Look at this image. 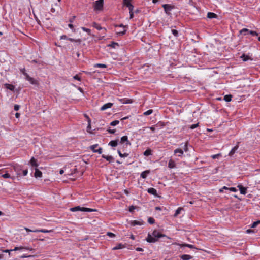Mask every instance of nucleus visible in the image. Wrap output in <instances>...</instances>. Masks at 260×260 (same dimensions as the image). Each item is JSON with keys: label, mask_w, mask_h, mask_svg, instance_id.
Masks as SVG:
<instances>
[{"label": "nucleus", "mask_w": 260, "mask_h": 260, "mask_svg": "<svg viewBox=\"0 0 260 260\" xmlns=\"http://www.w3.org/2000/svg\"><path fill=\"white\" fill-rule=\"evenodd\" d=\"M182 246L183 247H188V248H195L194 245H191V244H183L182 245Z\"/></svg>", "instance_id": "39"}, {"label": "nucleus", "mask_w": 260, "mask_h": 260, "mask_svg": "<svg viewBox=\"0 0 260 260\" xmlns=\"http://www.w3.org/2000/svg\"><path fill=\"white\" fill-rule=\"evenodd\" d=\"M2 177L4 178H11L10 175L9 173H6L5 174L2 175Z\"/></svg>", "instance_id": "44"}, {"label": "nucleus", "mask_w": 260, "mask_h": 260, "mask_svg": "<svg viewBox=\"0 0 260 260\" xmlns=\"http://www.w3.org/2000/svg\"><path fill=\"white\" fill-rule=\"evenodd\" d=\"M124 247H125V246H124L123 245H122V244H118L116 246H115V247H113V248H112V249H113V250H118V249H122V248H124Z\"/></svg>", "instance_id": "28"}, {"label": "nucleus", "mask_w": 260, "mask_h": 260, "mask_svg": "<svg viewBox=\"0 0 260 260\" xmlns=\"http://www.w3.org/2000/svg\"><path fill=\"white\" fill-rule=\"evenodd\" d=\"M33 256L32 255H21L20 257L21 258H26V257H32Z\"/></svg>", "instance_id": "57"}, {"label": "nucleus", "mask_w": 260, "mask_h": 260, "mask_svg": "<svg viewBox=\"0 0 260 260\" xmlns=\"http://www.w3.org/2000/svg\"><path fill=\"white\" fill-rule=\"evenodd\" d=\"M34 175L36 178L41 177L42 173L38 169L36 168Z\"/></svg>", "instance_id": "14"}, {"label": "nucleus", "mask_w": 260, "mask_h": 260, "mask_svg": "<svg viewBox=\"0 0 260 260\" xmlns=\"http://www.w3.org/2000/svg\"><path fill=\"white\" fill-rule=\"evenodd\" d=\"M13 168L15 172L18 175L20 176L21 175L22 167L21 166L18 165H15L14 166Z\"/></svg>", "instance_id": "9"}, {"label": "nucleus", "mask_w": 260, "mask_h": 260, "mask_svg": "<svg viewBox=\"0 0 260 260\" xmlns=\"http://www.w3.org/2000/svg\"><path fill=\"white\" fill-rule=\"evenodd\" d=\"M112 105H113V104L111 103H106V104H104L103 106L101 107V110L104 111L108 108H110L112 107Z\"/></svg>", "instance_id": "11"}, {"label": "nucleus", "mask_w": 260, "mask_h": 260, "mask_svg": "<svg viewBox=\"0 0 260 260\" xmlns=\"http://www.w3.org/2000/svg\"><path fill=\"white\" fill-rule=\"evenodd\" d=\"M60 39H66L68 40L69 38L66 35H62L60 37Z\"/></svg>", "instance_id": "61"}, {"label": "nucleus", "mask_w": 260, "mask_h": 260, "mask_svg": "<svg viewBox=\"0 0 260 260\" xmlns=\"http://www.w3.org/2000/svg\"><path fill=\"white\" fill-rule=\"evenodd\" d=\"M98 147V144H96L93 145H91L90 146V149L91 150L94 152H97L99 154H101L102 153V148L101 147H100L97 150H95V148Z\"/></svg>", "instance_id": "5"}, {"label": "nucleus", "mask_w": 260, "mask_h": 260, "mask_svg": "<svg viewBox=\"0 0 260 260\" xmlns=\"http://www.w3.org/2000/svg\"><path fill=\"white\" fill-rule=\"evenodd\" d=\"M119 101L122 104H131L133 103V100L129 99H121Z\"/></svg>", "instance_id": "13"}, {"label": "nucleus", "mask_w": 260, "mask_h": 260, "mask_svg": "<svg viewBox=\"0 0 260 260\" xmlns=\"http://www.w3.org/2000/svg\"><path fill=\"white\" fill-rule=\"evenodd\" d=\"M136 209V207L133 206V205H132L129 207V211L131 212H133V211Z\"/></svg>", "instance_id": "49"}, {"label": "nucleus", "mask_w": 260, "mask_h": 260, "mask_svg": "<svg viewBox=\"0 0 260 260\" xmlns=\"http://www.w3.org/2000/svg\"><path fill=\"white\" fill-rule=\"evenodd\" d=\"M143 224V222L137 221V220H133L131 221V225L132 226L135 225H141Z\"/></svg>", "instance_id": "18"}, {"label": "nucleus", "mask_w": 260, "mask_h": 260, "mask_svg": "<svg viewBox=\"0 0 260 260\" xmlns=\"http://www.w3.org/2000/svg\"><path fill=\"white\" fill-rule=\"evenodd\" d=\"M174 153H179L178 156H181L183 154V151L181 149H176L174 150Z\"/></svg>", "instance_id": "24"}, {"label": "nucleus", "mask_w": 260, "mask_h": 260, "mask_svg": "<svg viewBox=\"0 0 260 260\" xmlns=\"http://www.w3.org/2000/svg\"><path fill=\"white\" fill-rule=\"evenodd\" d=\"M102 157L103 158L106 159L107 161H111L112 160H113V157L112 156H108V155H105L104 154H103L102 155Z\"/></svg>", "instance_id": "23"}, {"label": "nucleus", "mask_w": 260, "mask_h": 260, "mask_svg": "<svg viewBox=\"0 0 260 260\" xmlns=\"http://www.w3.org/2000/svg\"><path fill=\"white\" fill-rule=\"evenodd\" d=\"M115 26L117 27H120V28H122V30L120 29V30H116L117 34L119 35H123L124 34H125V33L126 32V29H125V26L123 25H122V24H120L119 25H115Z\"/></svg>", "instance_id": "6"}, {"label": "nucleus", "mask_w": 260, "mask_h": 260, "mask_svg": "<svg viewBox=\"0 0 260 260\" xmlns=\"http://www.w3.org/2000/svg\"><path fill=\"white\" fill-rule=\"evenodd\" d=\"M207 17L209 18H214L217 17V15L212 12H208L207 14Z\"/></svg>", "instance_id": "29"}, {"label": "nucleus", "mask_w": 260, "mask_h": 260, "mask_svg": "<svg viewBox=\"0 0 260 260\" xmlns=\"http://www.w3.org/2000/svg\"><path fill=\"white\" fill-rule=\"evenodd\" d=\"M229 190L232 192H236L237 191V189L235 187H231L229 188Z\"/></svg>", "instance_id": "56"}, {"label": "nucleus", "mask_w": 260, "mask_h": 260, "mask_svg": "<svg viewBox=\"0 0 260 260\" xmlns=\"http://www.w3.org/2000/svg\"><path fill=\"white\" fill-rule=\"evenodd\" d=\"M172 32L175 36H177L178 35V31L175 29H172Z\"/></svg>", "instance_id": "50"}, {"label": "nucleus", "mask_w": 260, "mask_h": 260, "mask_svg": "<svg viewBox=\"0 0 260 260\" xmlns=\"http://www.w3.org/2000/svg\"><path fill=\"white\" fill-rule=\"evenodd\" d=\"M183 148L185 151L187 152L188 151V147H187V142L184 144Z\"/></svg>", "instance_id": "53"}, {"label": "nucleus", "mask_w": 260, "mask_h": 260, "mask_svg": "<svg viewBox=\"0 0 260 260\" xmlns=\"http://www.w3.org/2000/svg\"><path fill=\"white\" fill-rule=\"evenodd\" d=\"M128 8V9L129 10V12H132L133 11V9H134V6L132 4H128V6L127 7Z\"/></svg>", "instance_id": "47"}, {"label": "nucleus", "mask_w": 260, "mask_h": 260, "mask_svg": "<svg viewBox=\"0 0 260 260\" xmlns=\"http://www.w3.org/2000/svg\"><path fill=\"white\" fill-rule=\"evenodd\" d=\"M92 26L98 30H101L103 29V28L100 26V25L96 22H93L92 24Z\"/></svg>", "instance_id": "31"}, {"label": "nucleus", "mask_w": 260, "mask_h": 260, "mask_svg": "<svg viewBox=\"0 0 260 260\" xmlns=\"http://www.w3.org/2000/svg\"><path fill=\"white\" fill-rule=\"evenodd\" d=\"M153 112V110L151 109L148 110L147 111L145 112L143 114L145 116L149 115L152 114Z\"/></svg>", "instance_id": "40"}, {"label": "nucleus", "mask_w": 260, "mask_h": 260, "mask_svg": "<svg viewBox=\"0 0 260 260\" xmlns=\"http://www.w3.org/2000/svg\"><path fill=\"white\" fill-rule=\"evenodd\" d=\"M150 172V170H146L143 171L141 174V177L144 179H145L147 177V175L149 174Z\"/></svg>", "instance_id": "22"}, {"label": "nucleus", "mask_w": 260, "mask_h": 260, "mask_svg": "<svg viewBox=\"0 0 260 260\" xmlns=\"http://www.w3.org/2000/svg\"><path fill=\"white\" fill-rule=\"evenodd\" d=\"M238 145L235 146L230 151L229 153V155L230 156H232L235 153V152L237 150L238 148Z\"/></svg>", "instance_id": "17"}, {"label": "nucleus", "mask_w": 260, "mask_h": 260, "mask_svg": "<svg viewBox=\"0 0 260 260\" xmlns=\"http://www.w3.org/2000/svg\"><path fill=\"white\" fill-rule=\"evenodd\" d=\"M73 78L76 80H78V81H80V78L78 75H76L75 76H74L73 77Z\"/></svg>", "instance_id": "59"}, {"label": "nucleus", "mask_w": 260, "mask_h": 260, "mask_svg": "<svg viewBox=\"0 0 260 260\" xmlns=\"http://www.w3.org/2000/svg\"><path fill=\"white\" fill-rule=\"evenodd\" d=\"M246 233L247 234H250V233H255V231L253 230H251V229H248L246 230Z\"/></svg>", "instance_id": "51"}, {"label": "nucleus", "mask_w": 260, "mask_h": 260, "mask_svg": "<svg viewBox=\"0 0 260 260\" xmlns=\"http://www.w3.org/2000/svg\"><path fill=\"white\" fill-rule=\"evenodd\" d=\"M21 72L25 76V79L29 81L30 84L32 85H37L38 84V81L35 80L34 78L30 77L29 75L25 72V68L20 69Z\"/></svg>", "instance_id": "1"}, {"label": "nucleus", "mask_w": 260, "mask_h": 260, "mask_svg": "<svg viewBox=\"0 0 260 260\" xmlns=\"http://www.w3.org/2000/svg\"><path fill=\"white\" fill-rule=\"evenodd\" d=\"M107 131L110 134H114L116 132L115 129H111L110 128H109Z\"/></svg>", "instance_id": "58"}, {"label": "nucleus", "mask_w": 260, "mask_h": 260, "mask_svg": "<svg viewBox=\"0 0 260 260\" xmlns=\"http://www.w3.org/2000/svg\"><path fill=\"white\" fill-rule=\"evenodd\" d=\"M259 224H260V220L255 221L251 224L250 228H255Z\"/></svg>", "instance_id": "34"}, {"label": "nucleus", "mask_w": 260, "mask_h": 260, "mask_svg": "<svg viewBox=\"0 0 260 260\" xmlns=\"http://www.w3.org/2000/svg\"><path fill=\"white\" fill-rule=\"evenodd\" d=\"M146 241L149 243H155L157 241V239L154 238L152 235L150 234L148 235Z\"/></svg>", "instance_id": "8"}, {"label": "nucleus", "mask_w": 260, "mask_h": 260, "mask_svg": "<svg viewBox=\"0 0 260 260\" xmlns=\"http://www.w3.org/2000/svg\"><path fill=\"white\" fill-rule=\"evenodd\" d=\"M198 124L199 123L192 124L190 126V128L192 129H194L198 126Z\"/></svg>", "instance_id": "52"}, {"label": "nucleus", "mask_w": 260, "mask_h": 260, "mask_svg": "<svg viewBox=\"0 0 260 260\" xmlns=\"http://www.w3.org/2000/svg\"><path fill=\"white\" fill-rule=\"evenodd\" d=\"M83 31L86 32L89 35H91V30L84 27H81Z\"/></svg>", "instance_id": "35"}, {"label": "nucleus", "mask_w": 260, "mask_h": 260, "mask_svg": "<svg viewBox=\"0 0 260 260\" xmlns=\"http://www.w3.org/2000/svg\"><path fill=\"white\" fill-rule=\"evenodd\" d=\"M70 210L73 212L80 211H83V212H92L93 211H95V210L91 209V208H85V207H80V206H76L73 208H72L70 209Z\"/></svg>", "instance_id": "3"}, {"label": "nucleus", "mask_w": 260, "mask_h": 260, "mask_svg": "<svg viewBox=\"0 0 260 260\" xmlns=\"http://www.w3.org/2000/svg\"><path fill=\"white\" fill-rule=\"evenodd\" d=\"M129 14H130V18H133V17H134V13H133V11L132 12H129Z\"/></svg>", "instance_id": "64"}, {"label": "nucleus", "mask_w": 260, "mask_h": 260, "mask_svg": "<svg viewBox=\"0 0 260 260\" xmlns=\"http://www.w3.org/2000/svg\"><path fill=\"white\" fill-rule=\"evenodd\" d=\"M183 210V208L182 207L178 208L175 211V213L174 215V217H177L179 214H180L181 211Z\"/></svg>", "instance_id": "25"}, {"label": "nucleus", "mask_w": 260, "mask_h": 260, "mask_svg": "<svg viewBox=\"0 0 260 260\" xmlns=\"http://www.w3.org/2000/svg\"><path fill=\"white\" fill-rule=\"evenodd\" d=\"M90 123H91V120L90 119H89V120H88V125L87 126V131L88 132V130L89 129L91 128V125H90Z\"/></svg>", "instance_id": "55"}, {"label": "nucleus", "mask_w": 260, "mask_h": 260, "mask_svg": "<svg viewBox=\"0 0 260 260\" xmlns=\"http://www.w3.org/2000/svg\"><path fill=\"white\" fill-rule=\"evenodd\" d=\"M30 164L31 166L32 167H37L38 166V164H37V160L34 157H32L31 158V159L30 160Z\"/></svg>", "instance_id": "15"}, {"label": "nucleus", "mask_w": 260, "mask_h": 260, "mask_svg": "<svg viewBox=\"0 0 260 260\" xmlns=\"http://www.w3.org/2000/svg\"><path fill=\"white\" fill-rule=\"evenodd\" d=\"M176 167V164L174 161L172 159H170L168 162V167L170 169L174 168Z\"/></svg>", "instance_id": "20"}, {"label": "nucleus", "mask_w": 260, "mask_h": 260, "mask_svg": "<svg viewBox=\"0 0 260 260\" xmlns=\"http://www.w3.org/2000/svg\"><path fill=\"white\" fill-rule=\"evenodd\" d=\"M238 187L239 188L241 194H245L246 193L247 188L246 187H243L241 185H239Z\"/></svg>", "instance_id": "12"}, {"label": "nucleus", "mask_w": 260, "mask_h": 260, "mask_svg": "<svg viewBox=\"0 0 260 260\" xmlns=\"http://www.w3.org/2000/svg\"><path fill=\"white\" fill-rule=\"evenodd\" d=\"M34 232H42V233H49L52 232V230H47L45 229L35 230L33 231Z\"/></svg>", "instance_id": "27"}, {"label": "nucleus", "mask_w": 260, "mask_h": 260, "mask_svg": "<svg viewBox=\"0 0 260 260\" xmlns=\"http://www.w3.org/2000/svg\"><path fill=\"white\" fill-rule=\"evenodd\" d=\"M241 58L242 59V60L244 61H247L248 60H251V58H250V57H249V56L248 55H245V54H243L241 56Z\"/></svg>", "instance_id": "26"}, {"label": "nucleus", "mask_w": 260, "mask_h": 260, "mask_svg": "<svg viewBox=\"0 0 260 260\" xmlns=\"http://www.w3.org/2000/svg\"><path fill=\"white\" fill-rule=\"evenodd\" d=\"M118 140L111 141L109 143V145L112 147H116L118 145Z\"/></svg>", "instance_id": "21"}, {"label": "nucleus", "mask_w": 260, "mask_h": 260, "mask_svg": "<svg viewBox=\"0 0 260 260\" xmlns=\"http://www.w3.org/2000/svg\"><path fill=\"white\" fill-rule=\"evenodd\" d=\"M224 100L226 102H230L232 100V95H226L224 96Z\"/></svg>", "instance_id": "36"}, {"label": "nucleus", "mask_w": 260, "mask_h": 260, "mask_svg": "<svg viewBox=\"0 0 260 260\" xmlns=\"http://www.w3.org/2000/svg\"><path fill=\"white\" fill-rule=\"evenodd\" d=\"M137 251H143V249L142 248L138 247L136 249Z\"/></svg>", "instance_id": "63"}, {"label": "nucleus", "mask_w": 260, "mask_h": 260, "mask_svg": "<svg viewBox=\"0 0 260 260\" xmlns=\"http://www.w3.org/2000/svg\"><path fill=\"white\" fill-rule=\"evenodd\" d=\"M20 108V106L18 105H15L14 107V109L15 111H18Z\"/></svg>", "instance_id": "54"}, {"label": "nucleus", "mask_w": 260, "mask_h": 260, "mask_svg": "<svg viewBox=\"0 0 260 260\" xmlns=\"http://www.w3.org/2000/svg\"><path fill=\"white\" fill-rule=\"evenodd\" d=\"M131 0H123V5L127 7L128 4H131Z\"/></svg>", "instance_id": "42"}, {"label": "nucleus", "mask_w": 260, "mask_h": 260, "mask_svg": "<svg viewBox=\"0 0 260 260\" xmlns=\"http://www.w3.org/2000/svg\"><path fill=\"white\" fill-rule=\"evenodd\" d=\"M104 0H97L93 4L95 11H101L103 9Z\"/></svg>", "instance_id": "2"}, {"label": "nucleus", "mask_w": 260, "mask_h": 260, "mask_svg": "<svg viewBox=\"0 0 260 260\" xmlns=\"http://www.w3.org/2000/svg\"><path fill=\"white\" fill-rule=\"evenodd\" d=\"M22 249H29L28 248H25L22 246L21 247H16L14 249H11L12 251H16V250H22Z\"/></svg>", "instance_id": "33"}, {"label": "nucleus", "mask_w": 260, "mask_h": 260, "mask_svg": "<svg viewBox=\"0 0 260 260\" xmlns=\"http://www.w3.org/2000/svg\"><path fill=\"white\" fill-rule=\"evenodd\" d=\"M148 222L151 224H152L153 223H155V220L152 217H149L148 219Z\"/></svg>", "instance_id": "41"}, {"label": "nucleus", "mask_w": 260, "mask_h": 260, "mask_svg": "<svg viewBox=\"0 0 260 260\" xmlns=\"http://www.w3.org/2000/svg\"><path fill=\"white\" fill-rule=\"evenodd\" d=\"M223 189L229 190V188H228L226 186H224L223 187H222L221 189H220V190H219L220 192H222Z\"/></svg>", "instance_id": "62"}, {"label": "nucleus", "mask_w": 260, "mask_h": 260, "mask_svg": "<svg viewBox=\"0 0 260 260\" xmlns=\"http://www.w3.org/2000/svg\"><path fill=\"white\" fill-rule=\"evenodd\" d=\"M147 191L149 193L156 196L157 194V191L154 188H149L148 189Z\"/></svg>", "instance_id": "16"}, {"label": "nucleus", "mask_w": 260, "mask_h": 260, "mask_svg": "<svg viewBox=\"0 0 260 260\" xmlns=\"http://www.w3.org/2000/svg\"><path fill=\"white\" fill-rule=\"evenodd\" d=\"M22 172H23V176H26L27 174L28 171L27 169H25V170H24Z\"/></svg>", "instance_id": "60"}, {"label": "nucleus", "mask_w": 260, "mask_h": 260, "mask_svg": "<svg viewBox=\"0 0 260 260\" xmlns=\"http://www.w3.org/2000/svg\"><path fill=\"white\" fill-rule=\"evenodd\" d=\"M180 257L182 260H189L192 258V256L187 254L182 255Z\"/></svg>", "instance_id": "19"}, {"label": "nucleus", "mask_w": 260, "mask_h": 260, "mask_svg": "<svg viewBox=\"0 0 260 260\" xmlns=\"http://www.w3.org/2000/svg\"><path fill=\"white\" fill-rule=\"evenodd\" d=\"M5 87L10 90L11 91H13L14 90V86L13 85L10 84H6Z\"/></svg>", "instance_id": "32"}, {"label": "nucleus", "mask_w": 260, "mask_h": 260, "mask_svg": "<svg viewBox=\"0 0 260 260\" xmlns=\"http://www.w3.org/2000/svg\"><path fill=\"white\" fill-rule=\"evenodd\" d=\"M152 236L156 238L157 239L158 238H161V237H165V235H164V234H161L159 232H158V231L157 230H154L153 232H152Z\"/></svg>", "instance_id": "7"}, {"label": "nucleus", "mask_w": 260, "mask_h": 260, "mask_svg": "<svg viewBox=\"0 0 260 260\" xmlns=\"http://www.w3.org/2000/svg\"><path fill=\"white\" fill-rule=\"evenodd\" d=\"M250 35H251L252 36H257L258 35V34L257 33L256 31H252V30H250L249 31V32L248 33Z\"/></svg>", "instance_id": "45"}, {"label": "nucleus", "mask_w": 260, "mask_h": 260, "mask_svg": "<svg viewBox=\"0 0 260 260\" xmlns=\"http://www.w3.org/2000/svg\"><path fill=\"white\" fill-rule=\"evenodd\" d=\"M107 235L111 238H113L115 236V235L111 232H108Z\"/></svg>", "instance_id": "48"}, {"label": "nucleus", "mask_w": 260, "mask_h": 260, "mask_svg": "<svg viewBox=\"0 0 260 260\" xmlns=\"http://www.w3.org/2000/svg\"><path fill=\"white\" fill-rule=\"evenodd\" d=\"M124 143H126V145H131V143L128 141V137H127V136H123V137H122L121 138V139H120V144H123Z\"/></svg>", "instance_id": "10"}, {"label": "nucleus", "mask_w": 260, "mask_h": 260, "mask_svg": "<svg viewBox=\"0 0 260 260\" xmlns=\"http://www.w3.org/2000/svg\"><path fill=\"white\" fill-rule=\"evenodd\" d=\"M247 31H249V29L247 28H243L239 31V34L241 35H246Z\"/></svg>", "instance_id": "37"}, {"label": "nucleus", "mask_w": 260, "mask_h": 260, "mask_svg": "<svg viewBox=\"0 0 260 260\" xmlns=\"http://www.w3.org/2000/svg\"><path fill=\"white\" fill-rule=\"evenodd\" d=\"M118 153L121 157H126L129 155V154L127 153H122L119 150H118Z\"/></svg>", "instance_id": "30"}, {"label": "nucleus", "mask_w": 260, "mask_h": 260, "mask_svg": "<svg viewBox=\"0 0 260 260\" xmlns=\"http://www.w3.org/2000/svg\"><path fill=\"white\" fill-rule=\"evenodd\" d=\"M119 121L118 120H114L110 123V125L111 126H115L119 124Z\"/></svg>", "instance_id": "43"}, {"label": "nucleus", "mask_w": 260, "mask_h": 260, "mask_svg": "<svg viewBox=\"0 0 260 260\" xmlns=\"http://www.w3.org/2000/svg\"><path fill=\"white\" fill-rule=\"evenodd\" d=\"M162 7L164 9L165 13L169 15L171 14L170 11L173 9L174 7L169 4H164Z\"/></svg>", "instance_id": "4"}, {"label": "nucleus", "mask_w": 260, "mask_h": 260, "mask_svg": "<svg viewBox=\"0 0 260 260\" xmlns=\"http://www.w3.org/2000/svg\"><path fill=\"white\" fill-rule=\"evenodd\" d=\"M221 155L220 153H218L215 155H213L211 157L213 159L218 158L219 157H220Z\"/></svg>", "instance_id": "46"}, {"label": "nucleus", "mask_w": 260, "mask_h": 260, "mask_svg": "<svg viewBox=\"0 0 260 260\" xmlns=\"http://www.w3.org/2000/svg\"><path fill=\"white\" fill-rule=\"evenodd\" d=\"M144 155L145 156H149L151 155V150L149 149H147L144 151Z\"/></svg>", "instance_id": "38"}]
</instances>
